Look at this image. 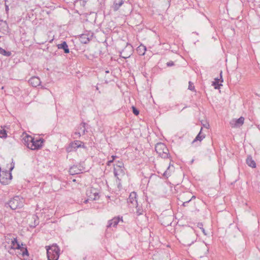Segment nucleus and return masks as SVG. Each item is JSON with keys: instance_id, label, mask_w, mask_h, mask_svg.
Returning <instances> with one entry per match:
<instances>
[{"instance_id": "1", "label": "nucleus", "mask_w": 260, "mask_h": 260, "mask_svg": "<svg viewBox=\"0 0 260 260\" xmlns=\"http://www.w3.org/2000/svg\"><path fill=\"white\" fill-rule=\"evenodd\" d=\"M24 199L22 197L16 196L6 203L5 206L6 208L9 207L11 209L15 210L22 208L24 206Z\"/></svg>"}, {"instance_id": "2", "label": "nucleus", "mask_w": 260, "mask_h": 260, "mask_svg": "<svg viewBox=\"0 0 260 260\" xmlns=\"http://www.w3.org/2000/svg\"><path fill=\"white\" fill-rule=\"evenodd\" d=\"M48 260H58L60 254V249L56 244L46 246Z\"/></svg>"}, {"instance_id": "3", "label": "nucleus", "mask_w": 260, "mask_h": 260, "mask_svg": "<svg viewBox=\"0 0 260 260\" xmlns=\"http://www.w3.org/2000/svg\"><path fill=\"white\" fill-rule=\"evenodd\" d=\"M155 149L159 156L163 158H168L170 156L169 150L166 145L162 143L156 144Z\"/></svg>"}, {"instance_id": "4", "label": "nucleus", "mask_w": 260, "mask_h": 260, "mask_svg": "<svg viewBox=\"0 0 260 260\" xmlns=\"http://www.w3.org/2000/svg\"><path fill=\"white\" fill-rule=\"evenodd\" d=\"M14 167V165L10 169V171H3L0 173V182L3 185L8 184L12 178V175L10 171H11Z\"/></svg>"}, {"instance_id": "5", "label": "nucleus", "mask_w": 260, "mask_h": 260, "mask_svg": "<svg viewBox=\"0 0 260 260\" xmlns=\"http://www.w3.org/2000/svg\"><path fill=\"white\" fill-rule=\"evenodd\" d=\"M80 147L85 148L84 144L80 141L76 140L70 143L69 145L66 147V151L67 152H71L76 151L77 148Z\"/></svg>"}, {"instance_id": "6", "label": "nucleus", "mask_w": 260, "mask_h": 260, "mask_svg": "<svg viewBox=\"0 0 260 260\" xmlns=\"http://www.w3.org/2000/svg\"><path fill=\"white\" fill-rule=\"evenodd\" d=\"M44 140L42 138L35 140L33 138V141L31 142V146H30V149L32 150H38L40 149L42 146Z\"/></svg>"}, {"instance_id": "7", "label": "nucleus", "mask_w": 260, "mask_h": 260, "mask_svg": "<svg viewBox=\"0 0 260 260\" xmlns=\"http://www.w3.org/2000/svg\"><path fill=\"white\" fill-rule=\"evenodd\" d=\"M120 221L123 222L122 217L120 216L115 217L113 219L108 220L107 228H109L111 226L115 228Z\"/></svg>"}, {"instance_id": "8", "label": "nucleus", "mask_w": 260, "mask_h": 260, "mask_svg": "<svg viewBox=\"0 0 260 260\" xmlns=\"http://www.w3.org/2000/svg\"><path fill=\"white\" fill-rule=\"evenodd\" d=\"M127 203L130 205L132 204L131 207H134L137 205V194L136 192H132L130 193L127 199Z\"/></svg>"}, {"instance_id": "9", "label": "nucleus", "mask_w": 260, "mask_h": 260, "mask_svg": "<svg viewBox=\"0 0 260 260\" xmlns=\"http://www.w3.org/2000/svg\"><path fill=\"white\" fill-rule=\"evenodd\" d=\"M244 121V118L241 116L237 119H233L230 122V124L232 127H239L243 125Z\"/></svg>"}, {"instance_id": "10", "label": "nucleus", "mask_w": 260, "mask_h": 260, "mask_svg": "<svg viewBox=\"0 0 260 260\" xmlns=\"http://www.w3.org/2000/svg\"><path fill=\"white\" fill-rule=\"evenodd\" d=\"M114 176L117 179L120 180L119 177L123 176L125 174L124 168L121 167H114Z\"/></svg>"}, {"instance_id": "11", "label": "nucleus", "mask_w": 260, "mask_h": 260, "mask_svg": "<svg viewBox=\"0 0 260 260\" xmlns=\"http://www.w3.org/2000/svg\"><path fill=\"white\" fill-rule=\"evenodd\" d=\"M28 82L30 85H31L33 87H37L40 85L41 84V81L39 77L34 76L31 77L28 81Z\"/></svg>"}, {"instance_id": "12", "label": "nucleus", "mask_w": 260, "mask_h": 260, "mask_svg": "<svg viewBox=\"0 0 260 260\" xmlns=\"http://www.w3.org/2000/svg\"><path fill=\"white\" fill-rule=\"evenodd\" d=\"M33 141V138L30 136H25L22 139V142L24 145L26 146L27 148L30 149V146H31V142Z\"/></svg>"}, {"instance_id": "13", "label": "nucleus", "mask_w": 260, "mask_h": 260, "mask_svg": "<svg viewBox=\"0 0 260 260\" xmlns=\"http://www.w3.org/2000/svg\"><path fill=\"white\" fill-rule=\"evenodd\" d=\"M220 79L215 78V81L212 82V85L214 87L215 89H219L221 86H222V84H219V82H222L223 80L222 78V71L220 73Z\"/></svg>"}, {"instance_id": "14", "label": "nucleus", "mask_w": 260, "mask_h": 260, "mask_svg": "<svg viewBox=\"0 0 260 260\" xmlns=\"http://www.w3.org/2000/svg\"><path fill=\"white\" fill-rule=\"evenodd\" d=\"M203 128H201V130L199 133L197 135L195 139L192 141V144H194L198 141H199L200 143L205 138V134L202 133Z\"/></svg>"}, {"instance_id": "15", "label": "nucleus", "mask_w": 260, "mask_h": 260, "mask_svg": "<svg viewBox=\"0 0 260 260\" xmlns=\"http://www.w3.org/2000/svg\"><path fill=\"white\" fill-rule=\"evenodd\" d=\"M57 48L59 49H63L65 53H69L70 52L68 45L66 41H63L62 43L58 44Z\"/></svg>"}, {"instance_id": "16", "label": "nucleus", "mask_w": 260, "mask_h": 260, "mask_svg": "<svg viewBox=\"0 0 260 260\" xmlns=\"http://www.w3.org/2000/svg\"><path fill=\"white\" fill-rule=\"evenodd\" d=\"M246 162L248 166L252 168H255L256 167V163L252 159L251 156L249 155L247 157Z\"/></svg>"}, {"instance_id": "17", "label": "nucleus", "mask_w": 260, "mask_h": 260, "mask_svg": "<svg viewBox=\"0 0 260 260\" xmlns=\"http://www.w3.org/2000/svg\"><path fill=\"white\" fill-rule=\"evenodd\" d=\"M146 51V47L142 44L137 48V52L139 55H144Z\"/></svg>"}, {"instance_id": "18", "label": "nucleus", "mask_w": 260, "mask_h": 260, "mask_svg": "<svg viewBox=\"0 0 260 260\" xmlns=\"http://www.w3.org/2000/svg\"><path fill=\"white\" fill-rule=\"evenodd\" d=\"M70 174L72 175L80 173L81 170L78 169L76 166H73L70 168Z\"/></svg>"}, {"instance_id": "19", "label": "nucleus", "mask_w": 260, "mask_h": 260, "mask_svg": "<svg viewBox=\"0 0 260 260\" xmlns=\"http://www.w3.org/2000/svg\"><path fill=\"white\" fill-rule=\"evenodd\" d=\"M123 4V0H119L118 2H114L113 5V9L114 11H117L119 10L120 7Z\"/></svg>"}, {"instance_id": "20", "label": "nucleus", "mask_w": 260, "mask_h": 260, "mask_svg": "<svg viewBox=\"0 0 260 260\" xmlns=\"http://www.w3.org/2000/svg\"><path fill=\"white\" fill-rule=\"evenodd\" d=\"M80 41L83 44H87L89 41L88 36L86 34H82L80 37Z\"/></svg>"}, {"instance_id": "21", "label": "nucleus", "mask_w": 260, "mask_h": 260, "mask_svg": "<svg viewBox=\"0 0 260 260\" xmlns=\"http://www.w3.org/2000/svg\"><path fill=\"white\" fill-rule=\"evenodd\" d=\"M86 124V123L85 122H82L81 123L78 127L79 132H81L82 135H84L86 132V129L85 127Z\"/></svg>"}, {"instance_id": "22", "label": "nucleus", "mask_w": 260, "mask_h": 260, "mask_svg": "<svg viewBox=\"0 0 260 260\" xmlns=\"http://www.w3.org/2000/svg\"><path fill=\"white\" fill-rule=\"evenodd\" d=\"M0 54H3L4 56L9 57L11 55V52L10 51H7L2 48L0 47Z\"/></svg>"}, {"instance_id": "23", "label": "nucleus", "mask_w": 260, "mask_h": 260, "mask_svg": "<svg viewBox=\"0 0 260 260\" xmlns=\"http://www.w3.org/2000/svg\"><path fill=\"white\" fill-rule=\"evenodd\" d=\"M0 26L4 30H6L8 27L7 22L6 21H3V20H0Z\"/></svg>"}, {"instance_id": "24", "label": "nucleus", "mask_w": 260, "mask_h": 260, "mask_svg": "<svg viewBox=\"0 0 260 260\" xmlns=\"http://www.w3.org/2000/svg\"><path fill=\"white\" fill-rule=\"evenodd\" d=\"M135 207H136L137 210H136V213L137 215H140L143 214V210L141 207H139L138 206V204L137 205H135Z\"/></svg>"}, {"instance_id": "25", "label": "nucleus", "mask_w": 260, "mask_h": 260, "mask_svg": "<svg viewBox=\"0 0 260 260\" xmlns=\"http://www.w3.org/2000/svg\"><path fill=\"white\" fill-rule=\"evenodd\" d=\"M82 135L80 132H75L72 134V138L74 139H76L81 137V136Z\"/></svg>"}, {"instance_id": "26", "label": "nucleus", "mask_w": 260, "mask_h": 260, "mask_svg": "<svg viewBox=\"0 0 260 260\" xmlns=\"http://www.w3.org/2000/svg\"><path fill=\"white\" fill-rule=\"evenodd\" d=\"M7 137V133L6 130L3 129H0V138H6Z\"/></svg>"}, {"instance_id": "27", "label": "nucleus", "mask_w": 260, "mask_h": 260, "mask_svg": "<svg viewBox=\"0 0 260 260\" xmlns=\"http://www.w3.org/2000/svg\"><path fill=\"white\" fill-rule=\"evenodd\" d=\"M195 241L196 240H194V238L193 239H191V240L184 239V242L185 243L184 244L190 246L192 244H193Z\"/></svg>"}, {"instance_id": "28", "label": "nucleus", "mask_w": 260, "mask_h": 260, "mask_svg": "<svg viewBox=\"0 0 260 260\" xmlns=\"http://www.w3.org/2000/svg\"><path fill=\"white\" fill-rule=\"evenodd\" d=\"M88 0H74V3H78L79 2L80 3V5L82 6H84Z\"/></svg>"}, {"instance_id": "29", "label": "nucleus", "mask_w": 260, "mask_h": 260, "mask_svg": "<svg viewBox=\"0 0 260 260\" xmlns=\"http://www.w3.org/2000/svg\"><path fill=\"white\" fill-rule=\"evenodd\" d=\"M197 226L202 230V232L203 233V234L205 235H207V234L206 233L205 230L203 228V224L202 222H199L197 224Z\"/></svg>"}, {"instance_id": "30", "label": "nucleus", "mask_w": 260, "mask_h": 260, "mask_svg": "<svg viewBox=\"0 0 260 260\" xmlns=\"http://www.w3.org/2000/svg\"><path fill=\"white\" fill-rule=\"evenodd\" d=\"M170 169V166L168 167L167 170L164 173L163 175L164 176L168 178L169 176H170V172L169 171V170Z\"/></svg>"}, {"instance_id": "31", "label": "nucleus", "mask_w": 260, "mask_h": 260, "mask_svg": "<svg viewBox=\"0 0 260 260\" xmlns=\"http://www.w3.org/2000/svg\"><path fill=\"white\" fill-rule=\"evenodd\" d=\"M93 194L94 196L93 198H92V197L90 196V198L92 199V200H96L99 198V193L97 192L96 191L93 192Z\"/></svg>"}, {"instance_id": "32", "label": "nucleus", "mask_w": 260, "mask_h": 260, "mask_svg": "<svg viewBox=\"0 0 260 260\" xmlns=\"http://www.w3.org/2000/svg\"><path fill=\"white\" fill-rule=\"evenodd\" d=\"M133 112L135 115H138L139 114V111L134 106L132 107Z\"/></svg>"}, {"instance_id": "33", "label": "nucleus", "mask_w": 260, "mask_h": 260, "mask_svg": "<svg viewBox=\"0 0 260 260\" xmlns=\"http://www.w3.org/2000/svg\"><path fill=\"white\" fill-rule=\"evenodd\" d=\"M114 167L124 168L123 163L122 161H118L116 165H114Z\"/></svg>"}, {"instance_id": "34", "label": "nucleus", "mask_w": 260, "mask_h": 260, "mask_svg": "<svg viewBox=\"0 0 260 260\" xmlns=\"http://www.w3.org/2000/svg\"><path fill=\"white\" fill-rule=\"evenodd\" d=\"M188 89L192 91L194 90V86L190 81L189 82Z\"/></svg>"}, {"instance_id": "35", "label": "nucleus", "mask_w": 260, "mask_h": 260, "mask_svg": "<svg viewBox=\"0 0 260 260\" xmlns=\"http://www.w3.org/2000/svg\"><path fill=\"white\" fill-rule=\"evenodd\" d=\"M174 65V62L172 61H170L167 63V66L168 67H172V66H173Z\"/></svg>"}, {"instance_id": "36", "label": "nucleus", "mask_w": 260, "mask_h": 260, "mask_svg": "<svg viewBox=\"0 0 260 260\" xmlns=\"http://www.w3.org/2000/svg\"><path fill=\"white\" fill-rule=\"evenodd\" d=\"M13 0H5V4L9 5V6H10Z\"/></svg>"}, {"instance_id": "37", "label": "nucleus", "mask_w": 260, "mask_h": 260, "mask_svg": "<svg viewBox=\"0 0 260 260\" xmlns=\"http://www.w3.org/2000/svg\"><path fill=\"white\" fill-rule=\"evenodd\" d=\"M190 201H191V199L189 200H188V201H186V202H183V204H182V206H184V207L186 206H187V204H188V203Z\"/></svg>"}, {"instance_id": "38", "label": "nucleus", "mask_w": 260, "mask_h": 260, "mask_svg": "<svg viewBox=\"0 0 260 260\" xmlns=\"http://www.w3.org/2000/svg\"><path fill=\"white\" fill-rule=\"evenodd\" d=\"M5 6L6 12L7 13H8V11H9V5H6V4H5Z\"/></svg>"}, {"instance_id": "39", "label": "nucleus", "mask_w": 260, "mask_h": 260, "mask_svg": "<svg viewBox=\"0 0 260 260\" xmlns=\"http://www.w3.org/2000/svg\"><path fill=\"white\" fill-rule=\"evenodd\" d=\"M113 162V160H110L108 161L107 165L110 166L111 163H112Z\"/></svg>"}, {"instance_id": "40", "label": "nucleus", "mask_w": 260, "mask_h": 260, "mask_svg": "<svg viewBox=\"0 0 260 260\" xmlns=\"http://www.w3.org/2000/svg\"><path fill=\"white\" fill-rule=\"evenodd\" d=\"M121 57H123V58H128V57H129L130 56V54L127 55H126V56H121Z\"/></svg>"}, {"instance_id": "41", "label": "nucleus", "mask_w": 260, "mask_h": 260, "mask_svg": "<svg viewBox=\"0 0 260 260\" xmlns=\"http://www.w3.org/2000/svg\"><path fill=\"white\" fill-rule=\"evenodd\" d=\"M203 126H204L205 127H206V128H209V124L208 123V124H206V125L204 124V125H203Z\"/></svg>"}, {"instance_id": "42", "label": "nucleus", "mask_w": 260, "mask_h": 260, "mask_svg": "<svg viewBox=\"0 0 260 260\" xmlns=\"http://www.w3.org/2000/svg\"><path fill=\"white\" fill-rule=\"evenodd\" d=\"M111 157H112V160H113V161H114V160L115 159V158L116 157H117V156H115V155H112Z\"/></svg>"}, {"instance_id": "43", "label": "nucleus", "mask_w": 260, "mask_h": 260, "mask_svg": "<svg viewBox=\"0 0 260 260\" xmlns=\"http://www.w3.org/2000/svg\"><path fill=\"white\" fill-rule=\"evenodd\" d=\"M189 237H191V236H193V233H190V234H189Z\"/></svg>"}, {"instance_id": "44", "label": "nucleus", "mask_w": 260, "mask_h": 260, "mask_svg": "<svg viewBox=\"0 0 260 260\" xmlns=\"http://www.w3.org/2000/svg\"><path fill=\"white\" fill-rule=\"evenodd\" d=\"M195 198H196V197L193 196L190 199L191 200L192 199H195Z\"/></svg>"}, {"instance_id": "45", "label": "nucleus", "mask_w": 260, "mask_h": 260, "mask_svg": "<svg viewBox=\"0 0 260 260\" xmlns=\"http://www.w3.org/2000/svg\"><path fill=\"white\" fill-rule=\"evenodd\" d=\"M99 88L98 86H96V90H99Z\"/></svg>"}, {"instance_id": "46", "label": "nucleus", "mask_w": 260, "mask_h": 260, "mask_svg": "<svg viewBox=\"0 0 260 260\" xmlns=\"http://www.w3.org/2000/svg\"><path fill=\"white\" fill-rule=\"evenodd\" d=\"M105 73L106 74L109 73V71H106Z\"/></svg>"}, {"instance_id": "47", "label": "nucleus", "mask_w": 260, "mask_h": 260, "mask_svg": "<svg viewBox=\"0 0 260 260\" xmlns=\"http://www.w3.org/2000/svg\"><path fill=\"white\" fill-rule=\"evenodd\" d=\"M132 47L131 46H129V48H130L131 49H132Z\"/></svg>"}, {"instance_id": "48", "label": "nucleus", "mask_w": 260, "mask_h": 260, "mask_svg": "<svg viewBox=\"0 0 260 260\" xmlns=\"http://www.w3.org/2000/svg\"><path fill=\"white\" fill-rule=\"evenodd\" d=\"M87 200H85V203H87Z\"/></svg>"}]
</instances>
